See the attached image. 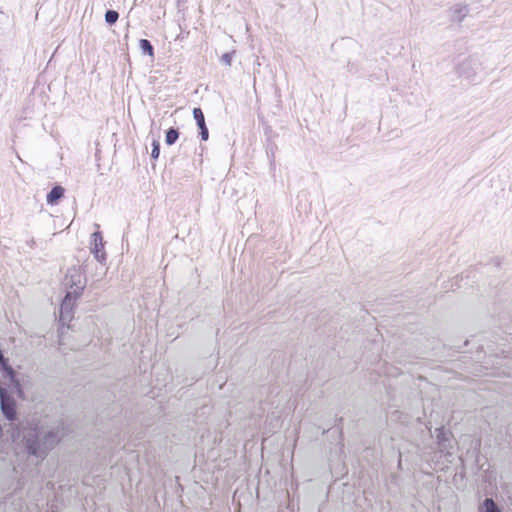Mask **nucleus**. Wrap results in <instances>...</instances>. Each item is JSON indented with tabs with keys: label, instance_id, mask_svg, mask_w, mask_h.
<instances>
[{
	"label": "nucleus",
	"instance_id": "obj_1",
	"mask_svg": "<svg viewBox=\"0 0 512 512\" xmlns=\"http://www.w3.org/2000/svg\"><path fill=\"white\" fill-rule=\"evenodd\" d=\"M64 284L70 290L67 292L65 299L61 304L60 320L65 321L69 317L71 308V298H76L84 289L86 279L81 272L80 268L73 267L67 271L64 279Z\"/></svg>",
	"mask_w": 512,
	"mask_h": 512
},
{
	"label": "nucleus",
	"instance_id": "obj_2",
	"mask_svg": "<svg viewBox=\"0 0 512 512\" xmlns=\"http://www.w3.org/2000/svg\"><path fill=\"white\" fill-rule=\"evenodd\" d=\"M34 437L35 439H32L30 436L27 437L24 435L27 448L36 456H41L46 450L50 449L60 440L58 431L54 432L53 430L47 432H36Z\"/></svg>",
	"mask_w": 512,
	"mask_h": 512
},
{
	"label": "nucleus",
	"instance_id": "obj_3",
	"mask_svg": "<svg viewBox=\"0 0 512 512\" xmlns=\"http://www.w3.org/2000/svg\"><path fill=\"white\" fill-rule=\"evenodd\" d=\"M90 251L99 263L105 264L106 253L104 252V242L100 232H94L91 235Z\"/></svg>",
	"mask_w": 512,
	"mask_h": 512
},
{
	"label": "nucleus",
	"instance_id": "obj_4",
	"mask_svg": "<svg viewBox=\"0 0 512 512\" xmlns=\"http://www.w3.org/2000/svg\"><path fill=\"white\" fill-rule=\"evenodd\" d=\"M1 409L4 415L12 420L15 417V401L9 396L7 390L0 387Z\"/></svg>",
	"mask_w": 512,
	"mask_h": 512
},
{
	"label": "nucleus",
	"instance_id": "obj_5",
	"mask_svg": "<svg viewBox=\"0 0 512 512\" xmlns=\"http://www.w3.org/2000/svg\"><path fill=\"white\" fill-rule=\"evenodd\" d=\"M478 512H502L492 498H486L478 507Z\"/></svg>",
	"mask_w": 512,
	"mask_h": 512
},
{
	"label": "nucleus",
	"instance_id": "obj_6",
	"mask_svg": "<svg viewBox=\"0 0 512 512\" xmlns=\"http://www.w3.org/2000/svg\"><path fill=\"white\" fill-rule=\"evenodd\" d=\"M467 6L457 5L452 10V20L454 22H461L468 14Z\"/></svg>",
	"mask_w": 512,
	"mask_h": 512
},
{
	"label": "nucleus",
	"instance_id": "obj_7",
	"mask_svg": "<svg viewBox=\"0 0 512 512\" xmlns=\"http://www.w3.org/2000/svg\"><path fill=\"white\" fill-rule=\"evenodd\" d=\"M64 194V188L61 186H55L47 195V203L55 204Z\"/></svg>",
	"mask_w": 512,
	"mask_h": 512
},
{
	"label": "nucleus",
	"instance_id": "obj_8",
	"mask_svg": "<svg viewBox=\"0 0 512 512\" xmlns=\"http://www.w3.org/2000/svg\"><path fill=\"white\" fill-rule=\"evenodd\" d=\"M193 116H194V119L196 120L197 122V125L200 128H204L206 126L205 124V119H204V114L202 112V110L200 108H194L193 109Z\"/></svg>",
	"mask_w": 512,
	"mask_h": 512
},
{
	"label": "nucleus",
	"instance_id": "obj_9",
	"mask_svg": "<svg viewBox=\"0 0 512 512\" xmlns=\"http://www.w3.org/2000/svg\"><path fill=\"white\" fill-rule=\"evenodd\" d=\"M139 46L144 53H147L149 56L153 57V46L147 39H141L139 42Z\"/></svg>",
	"mask_w": 512,
	"mask_h": 512
},
{
	"label": "nucleus",
	"instance_id": "obj_10",
	"mask_svg": "<svg viewBox=\"0 0 512 512\" xmlns=\"http://www.w3.org/2000/svg\"><path fill=\"white\" fill-rule=\"evenodd\" d=\"M178 136H179L178 131L174 128H170L166 133L165 142L168 145H172L176 142V140L178 139Z\"/></svg>",
	"mask_w": 512,
	"mask_h": 512
},
{
	"label": "nucleus",
	"instance_id": "obj_11",
	"mask_svg": "<svg viewBox=\"0 0 512 512\" xmlns=\"http://www.w3.org/2000/svg\"><path fill=\"white\" fill-rule=\"evenodd\" d=\"M118 18H119V14L115 10H108L105 13V21L110 25L115 24L117 22Z\"/></svg>",
	"mask_w": 512,
	"mask_h": 512
},
{
	"label": "nucleus",
	"instance_id": "obj_12",
	"mask_svg": "<svg viewBox=\"0 0 512 512\" xmlns=\"http://www.w3.org/2000/svg\"><path fill=\"white\" fill-rule=\"evenodd\" d=\"M152 145H153V149L151 152V156H152V158L157 159L159 157V153H160L159 142L154 140Z\"/></svg>",
	"mask_w": 512,
	"mask_h": 512
},
{
	"label": "nucleus",
	"instance_id": "obj_13",
	"mask_svg": "<svg viewBox=\"0 0 512 512\" xmlns=\"http://www.w3.org/2000/svg\"><path fill=\"white\" fill-rule=\"evenodd\" d=\"M221 61L226 64L227 66H230L231 65V62H232V53H225L222 57H221Z\"/></svg>",
	"mask_w": 512,
	"mask_h": 512
},
{
	"label": "nucleus",
	"instance_id": "obj_14",
	"mask_svg": "<svg viewBox=\"0 0 512 512\" xmlns=\"http://www.w3.org/2000/svg\"><path fill=\"white\" fill-rule=\"evenodd\" d=\"M201 132V139L206 141L208 139V136H209V133H208V129L207 127L205 126L204 128H200Z\"/></svg>",
	"mask_w": 512,
	"mask_h": 512
},
{
	"label": "nucleus",
	"instance_id": "obj_15",
	"mask_svg": "<svg viewBox=\"0 0 512 512\" xmlns=\"http://www.w3.org/2000/svg\"><path fill=\"white\" fill-rule=\"evenodd\" d=\"M104 274H105V272H104V271H102V272L100 273V279L102 278V276H103Z\"/></svg>",
	"mask_w": 512,
	"mask_h": 512
}]
</instances>
